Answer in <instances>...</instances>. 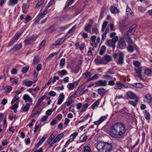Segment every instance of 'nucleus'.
<instances>
[{"mask_svg": "<svg viewBox=\"0 0 152 152\" xmlns=\"http://www.w3.org/2000/svg\"><path fill=\"white\" fill-rule=\"evenodd\" d=\"M44 0H41L38 2L36 6V7H40L44 2Z\"/></svg>", "mask_w": 152, "mask_h": 152, "instance_id": "48", "label": "nucleus"}, {"mask_svg": "<svg viewBox=\"0 0 152 152\" xmlns=\"http://www.w3.org/2000/svg\"><path fill=\"white\" fill-rule=\"evenodd\" d=\"M135 70L136 73L138 74L140 73L142 71L141 69L139 67L135 68Z\"/></svg>", "mask_w": 152, "mask_h": 152, "instance_id": "57", "label": "nucleus"}, {"mask_svg": "<svg viewBox=\"0 0 152 152\" xmlns=\"http://www.w3.org/2000/svg\"><path fill=\"white\" fill-rule=\"evenodd\" d=\"M118 44L119 48L121 49H124L126 48V42L124 39H120L118 42Z\"/></svg>", "mask_w": 152, "mask_h": 152, "instance_id": "5", "label": "nucleus"}, {"mask_svg": "<svg viewBox=\"0 0 152 152\" xmlns=\"http://www.w3.org/2000/svg\"><path fill=\"white\" fill-rule=\"evenodd\" d=\"M110 10L111 12L113 14L117 13L119 12V11L117 8L113 6H112L111 7Z\"/></svg>", "mask_w": 152, "mask_h": 152, "instance_id": "21", "label": "nucleus"}, {"mask_svg": "<svg viewBox=\"0 0 152 152\" xmlns=\"http://www.w3.org/2000/svg\"><path fill=\"white\" fill-rule=\"evenodd\" d=\"M145 118L147 120L149 119L150 118V115L149 113L147 111H145Z\"/></svg>", "mask_w": 152, "mask_h": 152, "instance_id": "51", "label": "nucleus"}, {"mask_svg": "<svg viewBox=\"0 0 152 152\" xmlns=\"http://www.w3.org/2000/svg\"><path fill=\"white\" fill-rule=\"evenodd\" d=\"M137 47L136 45L135 44L129 45L127 48V51L129 52H132L134 50V48H136Z\"/></svg>", "mask_w": 152, "mask_h": 152, "instance_id": "15", "label": "nucleus"}, {"mask_svg": "<svg viewBox=\"0 0 152 152\" xmlns=\"http://www.w3.org/2000/svg\"><path fill=\"white\" fill-rule=\"evenodd\" d=\"M107 22L106 21H104L103 23L102 28V31H103L107 24Z\"/></svg>", "mask_w": 152, "mask_h": 152, "instance_id": "47", "label": "nucleus"}, {"mask_svg": "<svg viewBox=\"0 0 152 152\" xmlns=\"http://www.w3.org/2000/svg\"><path fill=\"white\" fill-rule=\"evenodd\" d=\"M96 146L99 152H109L112 148L111 144L107 142H99Z\"/></svg>", "mask_w": 152, "mask_h": 152, "instance_id": "2", "label": "nucleus"}, {"mask_svg": "<svg viewBox=\"0 0 152 152\" xmlns=\"http://www.w3.org/2000/svg\"><path fill=\"white\" fill-rule=\"evenodd\" d=\"M29 107L26 106H23L21 108V112H27L29 110Z\"/></svg>", "mask_w": 152, "mask_h": 152, "instance_id": "40", "label": "nucleus"}, {"mask_svg": "<svg viewBox=\"0 0 152 152\" xmlns=\"http://www.w3.org/2000/svg\"><path fill=\"white\" fill-rule=\"evenodd\" d=\"M99 104V102L97 101L94 102L91 105V108L93 109H94L95 107H97Z\"/></svg>", "mask_w": 152, "mask_h": 152, "instance_id": "39", "label": "nucleus"}, {"mask_svg": "<svg viewBox=\"0 0 152 152\" xmlns=\"http://www.w3.org/2000/svg\"><path fill=\"white\" fill-rule=\"evenodd\" d=\"M65 59L63 58L61 59L60 60V65L61 66H64L65 65Z\"/></svg>", "mask_w": 152, "mask_h": 152, "instance_id": "50", "label": "nucleus"}, {"mask_svg": "<svg viewBox=\"0 0 152 152\" xmlns=\"http://www.w3.org/2000/svg\"><path fill=\"white\" fill-rule=\"evenodd\" d=\"M88 103H86L85 104L83 105V107L81 108V110L79 111V112L80 113H81L85 112L86 111V109L88 107Z\"/></svg>", "mask_w": 152, "mask_h": 152, "instance_id": "31", "label": "nucleus"}, {"mask_svg": "<svg viewBox=\"0 0 152 152\" xmlns=\"http://www.w3.org/2000/svg\"><path fill=\"white\" fill-rule=\"evenodd\" d=\"M38 36L36 34H34L26 38L24 41L26 44H31L36 40Z\"/></svg>", "mask_w": 152, "mask_h": 152, "instance_id": "3", "label": "nucleus"}, {"mask_svg": "<svg viewBox=\"0 0 152 152\" xmlns=\"http://www.w3.org/2000/svg\"><path fill=\"white\" fill-rule=\"evenodd\" d=\"M123 86H124V84L119 82L116 84L114 88L115 89H120L122 88Z\"/></svg>", "mask_w": 152, "mask_h": 152, "instance_id": "30", "label": "nucleus"}, {"mask_svg": "<svg viewBox=\"0 0 152 152\" xmlns=\"http://www.w3.org/2000/svg\"><path fill=\"white\" fill-rule=\"evenodd\" d=\"M137 26L136 24L132 25L130 28L129 30L127 31L126 34H125L127 35H132L135 31Z\"/></svg>", "mask_w": 152, "mask_h": 152, "instance_id": "6", "label": "nucleus"}, {"mask_svg": "<svg viewBox=\"0 0 152 152\" xmlns=\"http://www.w3.org/2000/svg\"><path fill=\"white\" fill-rule=\"evenodd\" d=\"M116 79L115 78L113 77V79L108 81V85L110 86H113L115 84V82Z\"/></svg>", "mask_w": 152, "mask_h": 152, "instance_id": "35", "label": "nucleus"}, {"mask_svg": "<svg viewBox=\"0 0 152 152\" xmlns=\"http://www.w3.org/2000/svg\"><path fill=\"white\" fill-rule=\"evenodd\" d=\"M132 86L138 88H142L144 86L142 83H134L132 84Z\"/></svg>", "mask_w": 152, "mask_h": 152, "instance_id": "22", "label": "nucleus"}, {"mask_svg": "<svg viewBox=\"0 0 152 152\" xmlns=\"http://www.w3.org/2000/svg\"><path fill=\"white\" fill-rule=\"evenodd\" d=\"M75 97L74 95H71L68 100L66 102L67 106H69L70 105V104L74 102L73 101V98Z\"/></svg>", "mask_w": 152, "mask_h": 152, "instance_id": "16", "label": "nucleus"}, {"mask_svg": "<svg viewBox=\"0 0 152 152\" xmlns=\"http://www.w3.org/2000/svg\"><path fill=\"white\" fill-rule=\"evenodd\" d=\"M95 84L98 86H105L107 85V81L102 80H100L96 82Z\"/></svg>", "mask_w": 152, "mask_h": 152, "instance_id": "7", "label": "nucleus"}, {"mask_svg": "<svg viewBox=\"0 0 152 152\" xmlns=\"http://www.w3.org/2000/svg\"><path fill=\"white\" fill-rule=\"evenodd\" d=\"M83 152H91V150L89 146H87L83 148Z\"/></svg>", "mask_w": 152, "mask_h": 152, "instance_id": "43", "label": "nucleus"}, {"mask_svg": "<svg viewBox=\"0 0 152 152\" xmlns=\"http://www.w3.org/2000/svg\"><path fill=\"white\" fill-rule=\"evenodd\" d=\"M21 35V34H16L13 37V38L16 41L20 37Z\"/></svg>", "mask_w": 152, "mask_h": 152, "instance_id": "63", "label": "nucleus"}, {"mask_svg": "<svg viewBox=\"0 0 152 152\" xmlns=\"http://www.w3.org/2000/svg\"><path fill=\"white\" fill-rule=\"evenodd\" d=\"M46 98V96L45 95H43L40 98H39L37 102L41 104V102L43 100V99Z\"/></svg>", "mask_w": 152, "mask_h": 152, "instance_id": "59", "label": "nucleus"}, {"mask_svg": "<svg viewBox=\"0 0 152 152\" xmlns=\"http://www.w3.org/2000/svg\"><path fill=\"white\" fill-rule=\"evenodd\" d=\"M18 2V0H9L8 2V5L12 6L17 4Z\"/></svg>", "mask_w": 152, "mask_h": 152, "instance_id": "18", "label": "nucleus"}, {"mask_svg": "<svg viewBox=\"0 0 152 152\" xmlns=\"http://www.w3.org/2000/svg\"><path fill=\"white\" fill-rule=\"evenodd\" d=\"M32 84V82L31 81L29 80L26 81L25 83V85L27 86H30Z\"/></svg>", "mask_w": 152, "mask_h": 152, "instance_id": "55", "label": "nucleus"}, {"mask_svg": "<svg viewBox=\"0 0 152 152\" xmlns=\"http://www.w3.org/2000/svg\"><path fill=\"white\" fill-rule=\"evenodd\" d=\"M107 118V117L106 116H103L101 117L99 120L94 122V124L96 125H98L103 122Z\"/></svg>", "mask_w": 152, "mask_h": 152, "instance_id": "9", "label": "nucleus"}, {"mask_svg": "<svg viewBox=\"0 0 152 152\" xmlns=\"http://www.w3.org/2000/svg\"><path fill=\"white\" fill-rule=\"evenodd\" d=\"M16 41L13 38L12 39H11V40L9 42L8 46H9L14 44L16 42Z\"/></svg>", "mask_w": 152, "mask_h": 152, "instance_id": "56", "label": "nucleus"}, {"mask_svg": "<svg viewBox=\"0 0 152 152\" xmlns=\"http://www.w3.org/2000/svg\"><path fill=\"white\" fill-rule=\"evenodd\" d=\"M99 77V74H96L91 77L88 79V80L90 81L92 80H94L98 79Z\"/></svg>", "mask_w": 152, "mask_h": 152, "instance_id": "36", "label": "nucleus"}, {"mask_svg": "<svg viewBox=\"0 0 152 152\" xmlns=\"http://www.w3.org/2000/svg\"><path fill=\"white\" fill-rule=\"evenodd\" d=\"M88 139V137L87 136H85L82 139L80 138V142H85Z\"/></svg>", "mask_w": 152, "mask_h": 152, "instance_id": "54", "label": "nucleus"}, {"mask_svg": "<svg viewBox=\"0 0 152 152\" xmlns=\"http://www.w3.org/2000/svg\"><path fill=\"white\" fill-rule=\"evenodd\" d=\"M134 100H135L134 101H130L128 103L134 107H135L137 104V103L138 101V98L137 99H135Z\"/></svg>", "mask_w": 152, "mask_h": 152, "instance_id": "24", "label": "nucleus"}, {"mask_svg": "<svg viewBox=\"0 0 152 152\" xmlns=\"http://www.w3.org/2000/svg\"><path fill=\"white\" fill-rule=\"evenodd\" d=\"M26 22H29L31 20V17L30 15H27L25 18Z\"/></svg>", "mask_w": 152, "mask_h": 152, "instance_id": "64", "label": "nucleus"}, {"mask_svg": "<svg viewBox=\"0 0 152 152\" xmlns=\"http://www.w3.org/2000/svg\"><path fill=\"white\" fill-rule=\"evenodd\" d=\"M91 75V72H88L87 70H86L85 72L83 74V75L86 76V78L88 79L90 78Z\"/></svg>", "mask_w": 152, "mask_h": 152, "instance_id": "25", "label": "nucleus"}, {"mask_svg": "<svg viewBox=\"0 0 152 152\" xmlns=\"http://www.w3.org/2000/svg\"><path fill=\"white\" fill-rule=\"evenodd\" d=\"M124 38L129 45L134 44L133 40L131 38L129 35H124Z\"/></svg>", "mask_w": 152, "mask_h": 152, "instance_id": "12", "label": "nucleus"}, {"mask_svg": "<svg viewBox=\"0 0 152 152\" xmlns=\"http://www.w3.org/2000/svg\"><path fill=\"white\" fill-rule=\"evenodd\" d=\"M133 64L134 65L137 67H138L140 64V63L138 61H134Z\"/></svg>", "mask_w": 152, "mask_h": 152, "instance_id": "60", "label": "nucleus"}, {"mask_svg": "<svg viewBox=\"0 0 152 152\" xmlns=\"http://www.w3.org/2000/svg\"><path fill=\"white\" fill-rule=\"evenodd\" d=\"M46 42V41L45 40H43L42 41L41 43L39 44V49H40L42 47L44 46L45 43Z\"/></svg>", "mask_w": 152, "mask_h": 152, "instance_id": "49", "label": "nucleus"}, {"mask_svg": "<svg viewBox=\"0 0 152 152\" xmlns=\"http://www.w3.org/2000/svg\"><path fill=\"white\" fill-rule=\"evenodd\" d=\"M48 118V116L47 115H44L41 118V121L42 122H44L47 120Z\"/></svg>", "mask_w": 152, "mask_h": 152, "instance_id": "61", "label": "nucleus"}, {"mask_svg": "<svg viewBox=\"0 0 152 152\" xmlns=\"http://www.w3.org/2000/svg\"><path fill=\"white\" fill-rule=\"evenodd\" d=\"M103 60H105L106 61L109 62L112 60L111 57L108 55H105L103 57Z\"/></svg>", "mask_w": 152, "mask_h": 152, "instance_id": "29", "label": "nucleus"}, {"mask_svg": "<svg viewBox=\"0 0 152 152\" xmlns=\"http://www.w3.org/2000/svg\"><path fill=\"white\" fill-rule=\"evenodd\" d=\"M94 61L96 64H105L103 58H101L100 57H98L96 58L94 60Z\"/></svg>", "mask_w": 152, "mask_h": 152, "instance_id": "14", "label": "nucleus"}, {"mask_svg": "<svg viewBox=\"0 0 152 152\" xmlns=\"http://www.w3.org/2000/svg\"><path fill=\"white\" fill-rule=\"evenodd\" d=\"M64 98L65 96L63 93L60 94L57 102V104L58 105L61 104L64 100Z\"/></svg>", "mask_w": 152, "mask_h": 152, "instance_id": "13", "label": "nucleus"}, {"mask_svg": "<svg viewBox=\"0 0 152 152\" xmlns=\"http://www.w3.org/2000/svg\"><path fill=\"white\" fill-rule=\"evenodd\" d=\"M55 1L54 0H50L47 6L46 7L47 8L50 7L51 5L54 4Z\"/></svg>", "mask_w": 152, "mask_h": 152, "instance_id": "52", "label": "nucleus"}, {"mask_svg": "<svg viewBox=\"0 0 152 152\" xmlns=\"http://www.w3.org/2000/svg\"><path fill=\"white\" fill-rule=\"evenodd\" d=\"M12 89V87L11 86H8L4 88V89L5 91V92L7 93H10Z\"/></svg>", "mask_w": 152, "mask_h": 152, "instance_id": "38", "label": "nucleus"}, {"mask_svg": "<svg viewBox=\"0 0 152 152\" xmlns=\"http://www.w3.org/2000/svg\"><path fill=\"white\" fill-rule=\"evenodd\" d=\"M113 77L110 75H109L105 74L103 75L102 77V78L107 80H111L113 79Z\"/></svg>", "mask_w": 152, "mask_h": 152, "instance_id": "19", "label": "nucleus"}, {"mask_svg": "<svg viewBox=\"0 0 152 152\" xmlns=\"http://www.w3.org/2000/svg\"><path fill=\"white\" fill-rule=\"evenodd\" d=\"M124 54L122 52H120L118 54V60L117 62V64L119 65H122L124 64Z\"/></svg>", "mask_w": 152, "mask_h": 152, "instance_id": "4", "label": "nucleus"}, {"mask_svg": "<svg viewBox=\"0 0 152 152\" xmlns=\"http://www.w3.org/2000/svg\"><path fill=\"white\" fill-rule=\"evenodd\" d=\"M78 81L74 82L72 83H69L67 86V88L69 90L74 89L78 84Z\"/></svg>", "mask_w": 152, "mask_h": 152, "instance_id": "8", "label": "nucleus"}, {"mask_svg": "<svg viewBox=\"0 0 152 152\" xmlns=\"http://www.w3.org/2000/svg\"><path fill=\"white\" fill-rule=\"evenodd\" d=\"M64 136V133H62L60 134H58L55 139V140L58 142L61 138H62Z\"/></svg>", "mask_w": 152, "mask_h": 152, "instance_id": "34", "label": "nucleus"}, {"mask_svg": "<svg viewBox=\"0 0 152 152\" xmlns=\"http://www.w3.org/2000/svg\"><path fill=\"white\" fill-rule=\"evenodd\" d=\"M112 38V39L111 40L113 41V42L114 43V44H115V42H117V40H118V37L117 36H116L114 37H113Z\"/></svg>", "mask_w": 152, "mask_h": 152, "instance_id": "58", "label": "nucleus"}, {"mask_svg": "<svg viewBox=\"0 0 152 152\" xmlns=\"http://www.w3.org/2000/svg\"><path fill=\"white\" fill-rule=\"evenodd\" d=\"M76 28V26H73L69 31L67 32V33L66 35V37L69 34H70L72 32L75 31V29Z\"/></svg>", "mask_w": 152, "mask_h": 152, "instance_id": "37", "label": "nucleus"}, {"mask_svg": "<svg viewBox=\"0 0 152 152\" xmlns=\"http://www.w3.org/2000/svg\"><path fill=\"white\" fill-rule=\"evenodd\" d=\"M126 95L129 98L131 99H137L138 97L133 92L129 91L126 93Z\"/></svg>", "mask_w": 152, "mask_h": 152, "instance_id": "10", "label": "nucleus"}, {"mask_svg": "<svg viewBox=\"0 0 152 152\" xmlns=\"http://www.w3.org/2000/svg\"><path fill=\"white\" fill-rule=\"evenodd\" d=\"M145 98L147 100V101H148V102H150L152 100V99L151 98V96L148 94H147L145 96H144Z\"/></svg>", "mask_w": 152, "mask_h": 152, "instance_id": "45", "label": "nucleus"}, {"mask_svg": "<svg viewBox=\"0 0 152 152\" xmlns=\"http://www.w3.org/2000/svg\"><path fill=\"white\" fill-rule=\"evenodd\" d=\"M106 44L109 47H112L113 48L115 47V44L111 40H107L106 42Z\"/></svg>", "mask_w": 152, "mask_h": 152, "instance_id": "20", "label": "nucleus"}, {"mask_svg": "<svg viewBox=\"0 0 152 152\" xmlns=\"http://www.w3.org/2000/svg\"><path fill=\"white\" fill-rule=\"evenodd\" d=\"M98 91L99 94L103 95L106 92V90L103 88H100L98 89Z\"/></svg>", "mask_w": 152, "mask_h": 152, "instance_id": "23", "label": "nucleus"}, {"mask_svg": "<svg viewBox=\"0 0 152 152\" xmlns=\"http://www.w3.org/2000/svg\"><path fill=\"white\" fill-rule=\"evenodd\" d=\"M39 57L37 56H35L33 61V63L34 64H37L39 62Z\"/></svg>", "mask_w": 152, "mask_h": 152, "instance_id": "41", "label": "nucleus"}, {"mask_svg": "<svg viewBox=\"0 0 152 152\" xmlns=\"http://www.w3.org/2000/svg\"><path fill=\"white\" fill-rule=\"evenodd\" d=\"M126 13L127 15H129L131 16H132L133 15V13L132 12L131 9L128 6L127 7L126 9Z\"/></svg>", "mask_w": 152, "mask_h": 152, "instance_id": "33", "label": "nucleus"}, {"mask_svg": "<svg viewBox=\"0 0 152 152\" xmlns=\"http://www.w3.org/2000/svg\"><path fill=\"white\" fill-rule=\"evenodd\" d=\"M126 131L125 125L121 123H117L110 127L109 133L113 138L118 139L124 136Z\"/></svg>", "mask_w": 152, "mask_h": 152, "instance_id": "1", "label": "nucleus"}, {"mask_svg": "<svg viewBox=\"0 0 152 152\" xmlns=\"http://www.w3.org/2000/svg\"><path fill=\"white\" fill-rule=\"evenodd\" d=\"M66 36H65L64 37L58 39L53 44V45L54 46H56L62 43L66 39Z\"/></svg>", "mask_w": 152, "mask_h": 152, "instance_id": "11", "label": "nucleus"}, {"mask_svg": "<svg viewBox=\"0 0 152 152\" xmlns=\"http://www.w3.org/2000/svg\"><path fill=\"white\" fill-rule=\"evenodd\" d=\"M19 99V96L17 95H15L13 98V99L12 100L11 104H13L15 102L18 100Z\"/></svg>", "mask_w": 152, "mask_h": 152, "instance_id": "46", "label": "nucleus"}, {"mask_svg": "<svg viewBox=\"0 0 152 152\" xmlns=\"http://www.w3.org/2000/svg\"><path fill=\"white\" fill-rule=\"evenodd\" d=\"M115 71L114 70L111 69H108V71L106 73L107 74L110 75L111 74H113L114 73Z\"/></svg>", "mask_w": 152, "mask_h": 152, "instance_id": "44", "label": "nucleus"}, {"mask_svg": "<svg viewBox=\"0 0 152 152\" xmlns=\"http://www.w3.org/2000/svg\"><path fill=\"white\" fill-rule=\"evenodd\" d=\"M29 68V66H28L23 67L21 71L23 73H26L28 71Z\"/></svg>", "mask_w": 152, "mask_h": 152, "instance_id": "42", "label": "nucleus"}, {"mask_svg": "<svg viewBox=\"0 0 152 152\" xmlns=\"http://www.w3.org/2000/svg\"><path fill=\"white\" fill-rule=\"evenodd\" d=\"M49 95L51 96H54L56 95V93L54 91H51L48 94Z\"/></svg>", "mask_w": 152, "mask_h": 152, "instance_id": "62", "label": "nucleus"}, {"mask_svg": "<svg viewBox=\"0 0 152 152\" xmlns=\"http://www.w3.org/2000/svg\"><path fill=\"white\" fill-rule=\"evenodd\" d=\"M78 133L77 132H75L72 134L70 136V137H72V140H73L75 139L76 137L78 135Z\"/></svg>", "mask_w": 152, "mask_h": 152, "instance_id": "53", "label": "nucleus"}, {"mask_svg": "<svg viewBox=\"0 0 152 152\" xmlns=\"http://www.w3.org/2000/svg\"><path fill=\"white\" fill-rule=\"evenodd\" d=\"M22 46V45L21 43L17 44L14 46L12 50L15 51L18 50L21 48Z\"/></svg>", "mask_w": 152, "mask_h": 152, "instance_id": "17", "label": "nucleus"}, {"mask_svg": "<svg viewBox=\"0 0 152 152\" xmlns=\"http://www.w3.org/2000/svg\"><path fill=\"white\" fill-rule=\"evenodd\" d=\"M106 50V47L104 45H103L101 47L100 50L99 52V53L101 55H103L105 52Z\"/></svg>", "mask_w": 152, "mask_h": 152, "instance_id": "32", "label": "nucleus"}, {"mask_svg": "<svg viewBox=\"0 0 152 152\" xmlns=\"http://www.w3.org/2000/svg\"><path fill=\"white\" fill-rule=\"evenodd\" d=\"M23 99L24 100H27L30 102H32V99L27 94H25L23 97Z\"/></svg>", "mask_w": 152, "mask_h": 152, "instance_id": "26", "label": "nucleus"}, {"mask_svg": "<svg viewBox=\"0 0 152 152\" xmlns=\"http://www.w3.org/2000/svg\"><path fill=\"white\" fill-rule=\"evenodd\" d=\"M91 25L90 24H88L84 28V29L86 32H89L90 33H91Z\"/></svg>", "mask_w": 152, "mask_h": 152, "instance_id": "27", "label": "nucleus"}, {"mask_svg": "<svg viewBox=\"0 0 152 152\" xmlns=\"http://www.w3.org/2000/svg\"><path fill=\"white\" fill-rule=\"evenodd\" d=\"M58 74L62 77V76L66 75L67 74V71L64 69L61 71H58L57 72Z\"/></svg>", "mask_w": 152, "mask_h": 152, "instance_id": "28", "label": "nucleus"}]
</instances>
